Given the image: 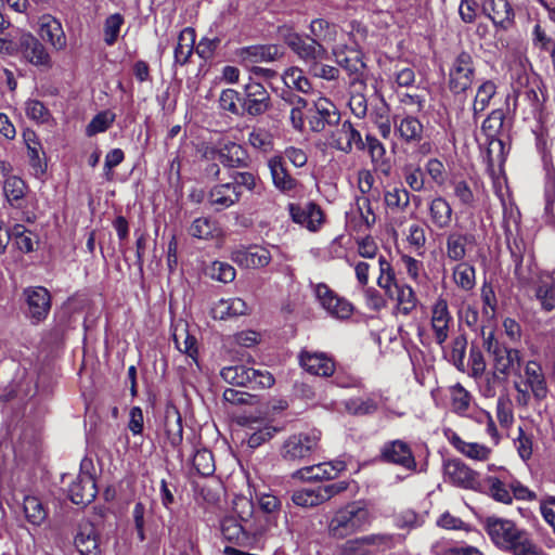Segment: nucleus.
<instances>
[{
  "mask_svg": "<svg viewBox=\"0 0 555 555\" xmlns=\"http://www.w3.org/2000/svg\"><path fill=\"white\" fill-rule=\"evenodd\" d=\"M370 522V511L365 501L358 500L338 508L328 522V534L334 539H345Z\"/></svg>",
  "mask_w": 555,
  "mask_h": 555,
  "instance_id": "nucleus-1",
  "label": "nucleus"
},
{
  "mask_svg": "<svg viewBox=\"0 0 555 555\" xmlns=\"http://www.w3.org/2000/svg\"><path fill=\"white\" fill-rule=\"evenodd\" d=\"M479 56L473 51L461 50L451 60L448 72V90L454 95H464L476 80Z\"/></svg>",
  "mask_w": 555,
  "mask_h": 555,
  "instance_id": "nucleus-2",
  "label": "nucleus"
},
{
  "mask_svg": "<svg viewBox=\"0 0 555 555\" xmlns=\"http://www.w3.org/2000/svg\"><path fill=\"white\" fill-rule=\"evenodd\" d=\"M220 531L231 546L255 550L263 543L267 529L262 524H247L227 515L220 520Z\"/></svg>",
  "mask_w": 555,
  "mask_h": 555,
  "instance_id": "nucleus-3",
  "label": "nucleus"
},
{
  "mask_svg": "<svg viewBox=\"0 0 555 555\" xmlns=\"http://www.w3.org/2000/svg\"><path fill=\"white\" fill-rule=\"evenodd\" d=\"M480 336L482 348L492 360L495 372L506 377L520 370L521 356L518 349L507 347L495 336L494 331H488L486 325H481Z\"/></svg>",
  "mask_w": 555,
  "mask_h": 555,
  "instance_id": "nucleus-4",
  "label": "nucleus"
},
{
  "mask_svg": "<svg viewBox=\"0 0 555 555\" xmlns=\"http://www.w3.org/2000/svg\"><path fill=\"white\" fill-rule=\"evenodd\" d=\"M378 263L380 271L377 279L378 286L385 289L390 298H393L396 294L398 312L405 317L409 315L418 302L414 289L410 285L397 282L392 266L384 256L379 257Z\"/></svg>",
  "mask_w": 555,
  "mask_h": 555,
  "instance_id": "nucleus-5",
  "label": "nucleus"
},
{
  "mask_svg": "<svg viewBox=\"0 0 555 555\" xmlns=\"http://www.w3.org/2000/svg\"><path fill=\"white\" fill-rule=\"evenodd\" d=\"M222 379L237 387L264 389L274 385L275 379L269 371L255 370L243 364L225 366L220 371Z\"/></svg>",
  "mask_w": 555,
  "mask_h": 555,
  "instance_id": "nucleus-6",
  "label": "nucleus"
},
{
  "mask_svg": "<svg viewBox=\"0 0 555 555\" xmlns=\"http://www.w3.org/2000/svg\"><path fill=\"white\" fill-rule=\"evenodd\" d=\"M481 526L490 541L501 551L507 552L511 544L517 542L526 529L519 528L512 519L495 515L487 516Z\"/></svg>",
  "mask_w": 555,
  "mask_h": 555,
  "instance_id": "nucleus-7",
  "label": "nucleus"
},
{
  "mask_svg": "<svg viewBox=\"0 0 555 555\" xmlns=\"http://www.w3.org/2000/svg\"><path fill=\"white\" fill-rule=\"evenodd\" d=\"M94 465L91 459L83 457L80 462L79 474L70 481L67 489L68 499L76 505H88L98 494Z\"/></svg>",
  "mask_w": 555,
  "mask_h": 555,
  "instance_id": "nucleus-8",
  "label": "nucleus"
},
{
  "mask_svg": "<svg viewBox=\"0 0 555 555\" xmlns=\"http://www.w3.org/2000/svg\"><path fill=\"white\" fill-rule=\"evenodd\" d=\"M24 315L31 325L44 322L52 308V295L50 291L40 285L27 286L23 289Z\"/></svg>",
  "mask_w": 555,
  "mask_h": 555,
  "instance_id": "nucleus-9",
  "label": "nucleus"
},
{
  "mask_svg": "<svg viewBox=\"0 0 555 555\" xmlns=\"http://www.w3.org/2000/svg\"><path fill=\"white\" fill-rule=\"evenodd\" d=\"M442 466L447 482L464 490L485 492V483L480 479V474L470 468L461 459L452 457L443 460Z\"/></svg>",
  "mask_w": 555,
  "mask_h": 555,
  "instance_id": "nucleus-10",
  "label": "nucleus"
},
{
  "mask_svg": "<svg viewBox=\"0 0 555 555\" xmlns=\"http://www.w3.org/2000/svg\"><path fill=\"white\" fill-rule=\"evenodd\" d=\"M320 431L299 433L289 436L281 448L284 461L299 464L307 461L319 449Z\"/></svg>",
  "mask_w": 555,
  "mask_h": 555,
  "instance_id": "nucleus-11",
  "label": "nucleus"
},
{
  "mask_svg": "<svg viewBox=\"0 0 555 555\" xmlns=\"http://www.w3.org/2000/svg\"><path fill=\"white\" fill-rule=\"evenodd\" d=\"M333 55L336 64L343 68L351 85L359 83L361 89H365L364 75L366 64L363 61L364 54L362 50L356 46H337L333 49Z\"/></svg>",
  "mask_w": 555,
  "mask_h": 555,
  "instance_id": "nucleus-12",
  "label": "nucleus"
},
{
  "mask_svg": "<svg viewBox=\"0 0 555 555\" xmlns=\"http://www.w3.org/2000/svg\"><path fill=\"white\" fill-rule=\"evenodd\" d=\"M241 101L243 107V117H258L272 107L271 95L266 87L249 77L248 82L242 87Z\"/></svg>",
  "mask_w": 555,
  "mask_h": 555,
  "instance_id": "nucleus-13",
  "label": "nucleus"
},
{
  "mask_svg": "<svg viewBox=\"0 0 555 555\" xmlns=\"http://www.w3.org/2000/svg\"><path fill=\"white\" fill-rule=\"evenodd\" d=\"M282 36L287 47L307 64L322 61L327 55L323 43L318 42V39L311 36H302L291 28H286L285 31L282 29Z\"/></svg>",
  "mask_w": 555,
  "mask_h": 555,
  "instance_id": "nucleus-14",
  "label": "nucleus"
},
{
  "mask_svg": "<svg viewBox=\"0 0 555 555\" xmlns=\"http://www.w3.org/2000/svg\"><path fill=\"white\" fill-rule=\"evenodd\" d=\"M477 245L475 231L456 224L446 235V257L452 262L463 261Z\"/></svg>",
  "mask_w": 555,
  "mask_h": 555,
  "instance_id": "nucleus-15",
  "label": "nucleus"
},
{
  "mask_svg": "<svg viewBox=\"0 0 555 555\" xmlns=\"http://www.w3.org/2000/svg\"><path fill=\"white\" fill-rule=\"evenodd\" d=\"M20 60L42 70L52 68L53 62L46 46L35 35L23 31L20 35Z\"/></svg>",
  "mask_w": 555,
  "mask_h": 555,
  "instance_id": "nucleus-16",
  "label": "nucleus"
},
{
  "mask_svg": "<svg viewBox=\"0 0 555 555\" xmlns=\"http://www.w3.org/2000/svg\"><path fill=\"white\" fill-rule=\"evenodd\" d=\"M378 461L402 467L409 472H416L417 469L411 446L401 439L386 441L379 450Z\"/></svg>",
  "mask_w": 555,
  "mask_h": 555,
  "instance_id": "nucleus-17",
  "label": "nucleus"
},
{
  "mask_svg": "<svg viewBox=\"0 0 555 555\" xmlns=\"http://www.w3.org/2000/svg\"><path fill=\"white\" fill-rule=\"evenodd\" d=\"M340 113L336 105L326 98H320L313 103V107L309 109L308 122L310 130L321 132L326 126L338 125Z\"/></svg>",
  "mask_w": 555,
  "mask_h": 555,
  "instance_id": "nucleus-18",
  "label": "nucleus"
},
{
  "mask_svg": "<svg viewBox=\"0 0 555 555\" xmlns=\"http://www.w3.org/2000/svg\"><path fill=\"white\" fill-rule=\"evenodd\" d=\"M453 208L441 195L427 203V227L430 231L447 232L453 221Z\"/></svg>",
  "mask_w": 555,
  "mask_h": 555,
  "instance_id": "nucleus-19",
  "label": "nucleus"
},
{
  "mask_svg": "<svg viewBox=\"0 0 555 555\" xmlns=\"http://www.w3.org/2000/svg\"><path fill=\"white\" fill-rule=\"evenodd\" d=\"M298 363L307 373L320 377H331L336 370L333 357L321 351L300 350Z\"/></svg>",
  "mask_w": 555,
  "mask_h": 555,
  "instance_id": "nucleus-20",
  "label": "nucleus"
},
{
  "mask_svg": "<svg viewBox=\"0 0 555 555\" xmlns=\"http://www.w3.org/2000/svg\"><path fill=\"white\" fill-rule=\"evenodd\" d=\"M267 165L273 186L285 195H293L299 186V181L289 173L283 155H273Z\"/></svg>",
  "mask_w": 555,
  "mask_h": 555,
  "instance_id": "nucleus-21",
  "label": "nucleus"
},
{
  "mask_svg": "<svg viewBox=\"0 0 555 555\" xmlns=\"http://www.w3.org/2000/svg\"><path fill=\"white\" fill-rule=\"evenodd\" d=\"M315 295L321 306L332 315L338 319H348L353 312V306L347 299L339 297L326 284L319 283L315 287Z\"/></svg>",
  "mask_w": 555,
  "mask_h": 555,
  "instance_id": "nucleus-22",
  "label": "nucleus"
},
{
  "mask_svg": "<svg viewBox=\"0 0 555 555\" xmlns=\"http://www.w3.org/2000/svg\"><path fill=\"white\" fill-rule=\"evenodd\" d=\"M332 147L349 154L356 149L359 152L365 151V143L360 131H358L350 120H345L339 128L332 133Z\"/></svg>",
  "mask_w": 555,
  "mask_h": 555,
  "instance_id": "nucleus-23",
  "label": "nucleus"
},
{
  "mask_svg": "<svg viewBox=\"0 0 555 555\" xmlns=\"http://www.w3.org/2000/svg\"><path fill=\"white\" fill-rule=\"evenodd\" d=\"M517 96H522L524 101L530 107V114L534 119L541 121L545 111V102L547 99L544 82L540 77H534L531 80L527 77V82L522 91H518Z\"/></svg>",
  "mask_w": 555,
  "mask_h": 555,
  "instance_id": "nucleus-24",
  "label": "nucleus"
},
{
  "mask_svg": "<svg viewBox=\"0 0 555 555\" xmlns=\"http://www.w3.org/2000/svg\"><path fill=\"white\" fill-rule=\"evenodd\" d=\"M288 212L292 220L311 232L318 231L324 223L325 216L319 204L309 202L305 207L289 203Z\"/></svg>",
  "mask_w": 555,
  "mask_h": 555,
  "instance_id": "nucleus-25",
  "label": "nucleus"
},
{
  "mask_svg": "<svg viewBox=\"0 0 555 555\" xmlns=\"http://www.w3.org/2000/svg\"><path fill=\"white\" fill-rule=\"evenodd\" d=\"M482 12L496 29L506 31L515 24V12L508 0H485Z\"/></svg>",
  "mask_w": 555,
  "mask_h": 555,
  "instance_id": "nucleus-26",
  "label": "nucleus"
},
{
  "mask_svg": "<svg viewBox=\"0 0 555 555\" xmlns=\"http://www.w3.org/2000/svg\"><path fill=\"white\" fill-rule=\"evenodd\" d=\"M243 196L230 181L215 184L208 192L207 199L216 211L225 210L237 204Z\"/></svg>",
  "mask_w": 555,
  "mask_h": 555,
  "instance_id": "nucleus-27",
  "label": "nucleus"
},
{
  "mask_svg": "<svg viewBox=\"0 0 555 555\" xmlns=\"http://www.w3.org/2000/svg\"><path fill=\"white\" fill-rule=\"evenodd\" d=\"M248 151L240 143L228 141L221 144L219 163L229 171L246 169L250 165Z\"/></svg>",
  "mask_w": 555,
  "mask_h": 555,
  "instance_id": "nucleus-28",
  "label": "nucleus"
},
{
  "mask_svg": "<svg viewBox=\"0 0 555 555\" xmlns=\"http://www.w3.org/2000/svg\"><path fill=\"white\" fill-rule=\"evenodd\" d=\"M269 249L259 245L241 247L232 253V259L242 268H263L271 261Z\"/></svg>",
  "mask_w": 555,
  "mask_h": 555,
  "instance_id": "nucleus-29",
  "label": "nucleus"
},
{
  "mask_svg": "<svg viewBox=\"0 0 555 555\" xmlns=\"http://www.w3.org/2000/svg\"><path fill=\"white\" fill-rule=\"evenodd\" d=\"M505 240L511 258L514 262V275L519 282H526L529 280V273H527L524 268L527 244L519 233L513 234L511 230L505 232ZM528 272H530V269Z\"/></svg>",
  "mask_w": 555,
  "mask_h": 555,
  "instance_id": "nucleus-30",
  "label": "nucleus"
},
{
  "mask_svg": "<svg viewBox=\"0 0 555 555\" xmlns=\"http://www.w3.org/2000/svg\"><path fill=\"white\" fill-rule=\"evenodd\" d=\"M74 544L80 555H101L100 533L92 522L79 525Z\"/></svg>",
  "mask_w": 555,
  "mask_h": 555,
  "instance_id": "nucleus-31",
  "label": "nucleus"
},
{
  "mask_svg": "<svg viewBox=\"0 0 555 555\" xmlns=\"http://www.w3.org/2000/svg\"><path fill=\"white\" fill-rule=\"evenodd\" d=\"M452 320L447 300L439 298L431 309V328L435 334V340L439 346H442L448 339L449 326Z\"/></svg>",
  "mask_w": 555,
  "mask_h": 555,
  "instance_id": "nucleus-32",
  "label": "nucleus"
},
{
  "mask_svg": "<svg viewBox=\"0 0 555 555\" xmlns=\"http://www.w3.org/2000/svg\"><path fill=\"white\" fill-rule=\"evenodd\" d=\"M505 120V112L503 108H496L491 111V113L486 117V119L481 124V132L487 138V143L489 147L493 144H498L500 150L502 151L504 147L503 141L500 139V135L503 131ZM491 155V149H488V156Z\"/></svg>",
  "mask_w": 555,
  "mask_h": 555,
  "instance_id": "nucleus-33",
  "label": "nucleus"
},
{
  "mask_svg": "<svg viewBox=\"0 0 555 555\" xmlns=\"http://www.w3.org/2000/svg\"><path fill=\"white\" fill-rule=\"evenodd\" d=\"M365 151H367L374 170L388 177L391 172L392 165L390 159L386 156L385 145L373 134H365Z\"/></svg>",
  "mask_w": 555,
  "mask_h": 555,
  "instance_id": "nucleus-34",
  "label": "nucleus"
},
{
  "mask_svg": "<svg viewBox=\"0 0 555 555\" xmlns=\"http://www.w3.org/2000/svg\"><path fill=\"white\" fill-rule=\"evenodd\" d=\"M284 54L282 48L278 44H254L241 49L240 55L243 61L251 63L273 62Z\"/></svg>",
  "mask_w": 555,
  "mask_h": 555,
  "instance_id": "nucleus-35",
  "label": "nucleus"
},
{
  "mask_svg": "<svg viewBox=\"0 0 555 555\" xmlns=\"http://www.w3.org/2000/svg\"><path fill=\"white\" fill-rule=\"evenodd\" d=\"M395 131L404 143L418 144L423 140L424 126L417 117L406 115L395 120Z\"/></svg>",
  "mask_w": 555,
  "mask_h": 555,
  "instance_id": "nucleus-36",
  "label": "nucleus"
},
{
  "mask_svg": "<svg viewBox=\"0 0 555 555\" xmlns=\"http://www.w3.org/2000/svg\"><path fill=\"white\" fill-rule=\"evenodd\" d=\"M447 438L450 444L457 452L462 453L468 459L476 461H487L492 453V450L489 447L477 442H466L460 437V435L454 431L447 436Z\"/></svg>",
  "mask_w": 555,
  "mask_h": 555,
  "instance_id": "nucleus-37",
  "label": "nucleus"
},
{
  "mask_svg": "<svg viewBox=\"0 0 555 555\" xmlns=\"http://www.w3.org/2000/svg\"><path fill=\"white\" fill-rule=\"evenodd\" d=\"M40 35L43 40L50 42L56 50H62L66 47V37L62 24L50 14L41 17Z\"/></svg>",
  "mask_w": 555,
  "mask_h": 555,
  "instance_id": "nucleus-38",
  "label": "nucleus"
},
{
  "mask_svg": "<svg viewBox=\"0 0 555 555\" xmlns=\"http://www.w3.org/2000/svg\"><path fill=\"white\" fill-rule=\"evenodd\" d=\"M526 384L530 387L533 397L541 401L547 396V385L542 366L537 361H529L525 367Z\"/></svg>",
  "mask_w": 555,
  "mask_h": 555,
  "instance_id": "nucleus-39",
  "label": "nucleus"
},
{
  "mask_svg": "<svg viewBox=\"0 0 555 555\" xmlns=\"http://www.w3.org/2000/svg\"><path fill=\"white\" fill-rule=\"evenodd\" d=\"M195 39L196 33L194 28L185 27L180 31L173 51V65L183 66L189 63L194 52Z\"/></svg>",
  "mask_w": 555,
  "mask_h": 555,
  "instance_id": "nucleus-40",
  "label": "nucleus"
},
{
  "mask_svg": "<svg viewBox=\"0 0 555 555\" xmlns=\"http://www.w3.org/2000/svg\"><path fill=\"white\" fill-rule=\"evenodd\" d=\"M29 188L25 180L18 176L8 177L3 180V194L12 208H22Z\"/></svg>",
  "mask_w": 555,
  "mask_h": 555,
  "instance_id": "nucleus-41",
  "label": "nucleus"
},
{
  "mask_svg": "<svg viewBox=\"0 0 555 555\" xmlns=\"http://www.w3.org/2000/svg\"><path fill=\"white\" fill-rule=\"evenodd\" d=\"M330 462L304 466L292 474L294 479L301 481L317 482L330 481L335 479V473L332 472Z\"/></svg>",
  "mask_w": 555,
  "mask_h": 555,
  "instance_id": "nucleus-42",
  "label": "nucleus"
},
{
  "mask_svg": "<svg viewBox=\"0 0 555 555\" xmlns=\"http://www.w3.org/2000/svg\"><path fill=\"white\" fill-rule=\"evenodd\" d=\"M247 304L238 297L220 299L211 309V315L216 320H225L247 313Z\"/></svg>",
  "mask_w": 555,
  "mask_h": 555,
  "instance_id": "nucleus-43",
  "label": "nucleus"
},
{
  "mask_svg": "<svg viewBox=\"0 0 555 555\" xmlns=\"http://www.w3.org/2000/svg\"><path fill=\"white\" fill-rule=\"evenodd\" d=\"M164 427L168 443L173 449L179 448L183 441V425L178 409L172 408L166 411Z\"/></svg>",
  "mask_w": 555,
  "mask_h": 555,
  "instance_id": "nucleus-44",
  "label": "nucleus"
},
{
  "mask_svg": "<svg viewBox=\"0 0 555 555\" xmlns=\"http://www.w3.org/2000/svg\"><path fill=\"white\" fill-rule=\"evenodd\" d=\"M534 296L539 300L542 310L551 312L555 309V284L546 274L540 276L534 287Z\"/></svg>",
  "mask_w": 555,
  "mask_h": 555,
  "instance_id": "nucleus-45",
  "label": "nucleus"
},
{
  "mask_svg": "<svg viewBox=\"0 0 555 555\" xmlns=\"http://www.w3.org/2000/svg\"><path fill=\"white\" fill-rule=\"evenodd\" d=\"M371 121L376 126L378 133L388 139L391 134L390 107L384 99L375 105L370 113Z\"/></svg>",
  "mask_w": 555,
  "mask_h": 555,
  "instance_id": "nucleus-46",
  "label": "nucleus"
},
{
  "mask_svg": "<svg viewBox=\"0 0 555 555\" xmlns=\"http://www.w3.org/2000/svg\"><path fill=\"white\" fill-rule=\"evenodd\" d=\"M228 177L236 191L246 190L250 193H259L262 185L261 179L250 171H238L237 169L229 171Z\"/></svg>",
  "mask_w": 555,
  "mask_h": 555,
  "instance_id": "nucleus-47",
  "label": "nucleus"
},
{
  "mask_svg": "<svg viewBox=\"0 0 555 555\" xmlns=\"http://www.w3.org/2000/svg\"><path fill=\"white\" fill-rule=\"evenodd\" d=\"M23 512L26 520L34 526H40L48 517L43 503L34 495H26L24 498Z\"/></svg>",
  "mask_w": 555,
  "mask_h": 555,
  "instance_id": "nucleus-48",
  "label": "nucleus"
},
{
  "mask_svg": "<svg viewBox=\"0 0 555 555\" xmlns=\"http://www.w3.org/2000/svg\"><path fill=\"white\" fill-rule=\"evenodd\" d=\"M189 234L198 240H210L219 235L218 222L209 217H198L189 228Z\"/></svg>",
  "mask_w": 555,
  "mask_h": 555,
  "instance_id": "nucleus-49",
  "label": "nucleus"
},
{
  "mask_svg": "<svg viewBox=\"0 0 555 555\" xmlns=\"http://www.w3.org/2000/svg\"><path fill=\"white\" fill-rule=\"evenodd\" d=\"M452 276L456 286L465 292H469L476 286V269L469 262L464 260L457 262Z\"/></svg>",
  "mask_w": 555,
  "mask_h": 555,
  "instance_id": "nucleus-50",
  "label": "nucleus"
},
{
  "mask_svg": "<svg viewBox=\"0 0 555 555\" xmlns=\"http://www.w3.org/2000/svg\"><path fill=\"white\" fill-rule=\"evenodd\" d=\"M284 88L291 89L304 94L312 90L310 80L306 77L305 73L298 67H291L286 69L282 76Z\"/></svg>",
  "mask_w": 555,
  "mask_h": 555,
  "instance_id": "nucleus-51",
  "label": "nucleus"
},
{
  "mask_svg": "<svg viewBox=\"0 0 555 555\" xmlns=\"http://www.w3.org/2000/svg\"><path fill=\"white\" fill-rule=\"evenodd\" d=\"M311 37L318 42H333L336 40L338 26L325 18H314L309 25Z\"/></svg>",
  "mask_w": 555,
  "mask_h": 555,
  "instance_id": "nucleus-52",
  "label": "nucleus"
},
{
  "mask_svg": "<svg viewBox=\"0 0 555 555\" xmlns=\"http://www.w3.org/2000/svg\"><path fill=\"white\" fill-rule=\"evenodd\" d=\"M384 201L390 210L405 211L410 206L411 194L403 186H392L385 191Z\"/></svg>",
  "mask_w": 555,
  "mask_h": 555,
  "instance_id": "nucleus-53",
  "label": "nucleus"
},
{
  "mask_svg": "<svg viewBox=\"0 0 555 555\" xmlns=\"http://www.w3.org/2000/svg\"><path fill=\"white\" fill-rule=\"evenodd\" d=\"M496 94V85L493 80H485L477 88L475 102L473 106L474 118L482 113L490 104L493 96Z\"/></svg>",
  "mask_w": 555,
  "mask_h": 555,
  "instance_id": "nucleus-54",
  "label": "nucleus"
},
{
  "mask_svg": "<svg viewBox=\"0 0 555 555\" xmlns=\"http://www.w3.org/2000/svg\"><path fill=\"white\" fill-rule=\"evenodd\" d=\"M486 482L488 490L485 489L483 493H487L494 501L503 504H512L513 495L509 485L507 486L496 476H487Z\"/></svg>",
  "mask_w": 555,
  "mask_h": 555,
  "instance_id": "nucleus-55",
  "label": "nucleus"
},
{
  "mask_svg": "<svg viewBox=\"0 0 555 555\" xmlns=\"http://www.w3.org/2000/svg\"><path fill=\"white\" fill-rule=\"evenodd\" d=\"M506 553L512 555H548L527 530H525L517 542L511 544V548Z\"/></svg>",
  "mask_w": 555,
  "mask_h": 555,
  "instance_id": "nucleus-56",
  "label": "nucleus"
},
{
  "mask_svg": "<svg viewBox=\"0 0 555 555\" xmlns=\"http://www.w3.org/2000/svg\"><path fill=\"white\" fill-rule=\"evenodd\" d=\"M480 298L482 301V320L492 322L495 320L498 299L491 283L485 281L480 289Z\"/></svg>",
  "mask_w": 555,
  "mask_h": 555,
  "instance_id": "nucleus-57",
  "label": "nucleus"
},
{
  "mask_svg": "<svg viewBox=\"0 0 555 555\" xmlns=\"http://www.w3.org/2000/svg\"><path fill=\"white\" fill-rule=\"evenodd\" d=\"M192 465L195 472L203 477H209L216 470L214 454L207 448L196 450L192 459Z\"/></svg>",
  "mask_w": 555,
  "mask_h": 555,
  "instance_id": "nucleus-58",
  "label": "nucleus"
},
{
  "mask_svg": "<svg viewBox=\"0 0 555 555\" xmlns=\"http://www.w3.org/2000/svg\"><path fill=\"white\" fill-rule=\"evenodd\" d=\"M449 390L452 411L457 415H464L470 406L473 399L470 392L466 390L461 383H456L455 385L451 386Z\"/></svg>",
  "mask_w": 555,
  "mask_h": 555,
  "instance_id": "nucleus-59",
  "label": "nucleus"
},
{
  "mask_svg": "<svg viewBox=\"0 0 555 555\" xmlns=\"http://www.w3.org/2000/svg\"><path fill=\"white\" fill-rule=\"evenodd\" d=\"M233 513L238 520L247 524H260L254 516L255 506L251 499L244 495L236 496L233 500Z\"/></svg>",
  "mask_w": 555,
  "mask_h": 555,
  "instance_id": "nucleus-60",
  "label": "nucleus"
},
{
  "mask_svg": "<svg viewBox=\"0 0 555 555\" xmlns=\"http://www.w3.org/2000/svg\"><path fill=\"white\" fill-rule=\"evenodd\" d=\"M241 91L234 89H224L219 96V106L221 109L232 115L243 117V107L241 101Z\"/></svg>",
  "mask_w": 555,
  "mask_h": 555,
  "instance_id": "nucleus-61",
  "label": "nucleus"
},
{
  "mask_svg": "<svg viewBox=\"0 0 555 555\" xmlns=\"http://www.w3.org/2000/svg\"><path fill=\"white\" fill-rule=\"evenodd\" d=\"M116 114L111 111L99 112L86 127V134L93 137L105 132L115 121Z\"/></svg>",
  "mask_w": 555,
  "mask_h": 555,
  "instance_id": "nucleus-62",
  "label": "nucleus"
},
{
  "mask_svg": "<svg viewBox=\"0 0 555 555\" xmlns=\"http://www.w3.org/2000/svg\"><path fill=\"white\" fill-rule=\"evenodd\" d=\"M124 23L125 18L120 13L111 14L105 18L103 34L106 46L111 47L117 42Z\"/></svg>",
  "mask_w": 555,
  "mask_h": 555,
  "instance_id": "nucleus-63",
  "label": "nucleus"
},
{
  "mask_svg": "<svg viewBox=\"0 0 555 555\" xmlns=\"http://www.w3.org/2000/svg\"><path fill=\"white\" fill-rule=\"evenodd\" d=\"M248 143L262 153L273 150V135L264 128H254L248 134Z\"/></svg>",
  "mask_w": 555,
  "mask_h": 555,
  "instance_id": "nucleus-64",
  "label": "nucleus"
}]
</instances>
